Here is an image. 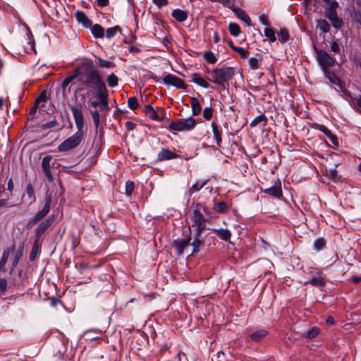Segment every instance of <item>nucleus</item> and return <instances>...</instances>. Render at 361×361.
I'll use <instances>...</instances> for the list:
<instances>
[{
    "mask_svg": "<svg viewBox=\"0 0 361 361\" xmlns=\"http://www.w3.org/2000/svg\"><path fill=\"white\" fill-rule=\"evenodd\" d=\"M78 80L80 82V85L77 88L78 91L94 89L97 93L106 88L104 80L91 59H85L80 63L78 66Z\"/></svg>",
    "mask_w": 361,
    "mask_h": 361,
    "instance_id": "obj_1",
    "label": "nucleus"
},
{
    "mask_svg": "<svg viewBox=\"0 0 361 361\" xmlns=\"http://www.w3.org/2000/svg\"><path fill=\"white\" fill-rule=\"evenodd\" d=\"M51 203L52 196L51 194L47 193L44 198V205L42 208L30 218L26 224V228L30 229L35 224L39 223L35 231V238L40 240L56 220V215L54 214L47 216L50 212Z\"/></svg>",
    "mask_w": 361,
    "mask_h": 361,
    "instance_id": "obj_2",
    "label": "nucleus"
},
{
    "mask_svg": "<svg viewBox=\"0 0 361 361\" xmlns=\"http://www.w3.org/2000/svg\"><path fill=\"white\" fill-rule=\"evenodd\" d=\"M70 109L75 123L77 131L59 145L57 149L59 152H67L76 147L80 145L83 137L82 129L85 123L83 113L76 105L71 106Z\"/></svg>",
    "mask_w": 361,
    "mask_h": 361,
    "instance_id": "obj_3",
    "label": "nucleus"
},
{
    "mask_svg": "<svg viewBox=\"0 0 361 361\" xmlns=\"http://www.w3.org/2000/svg\"><path fill=\"white\" fill-rule=\"evenodd\" d=\"M236 70L234 67L223 66L215 68L211 72V78L209 80L214 84L225 87V83L228 82L235 75Z\"/></svg>",
    "mask_w": 361,
    "mask_h": 361,
    "instance_id": "obj_4",
    "label": "nucleus"
},
{
    "mask_svg": "<svg viewBox=\"0 0 361 361\" xmlns=\"http://www.w3.org/2000/svg\"><path fill=\"white\" fill-rule=\"evenodd\" d=\"M205 207L202 204H197L192 212L190 220L194 231H204L206 228V219L204 216Z\"/></svg>",
    "mask_w": 361,
    "mask_h": 361,
    "instance_id": "obj_5",
    "label": "nucleus"
},
{
    "mask_svg": "<svg viewBox=\"0 0 361 361\" xmlns=\"http://www.w3.org/2000/svg\"><path fill=\"white\" fill-rule=\"evenodd\" d=\"M338 7V3L336 0H333L331 4L324 8L325 16L335 29H340L343 26V20L337 14L336 9Z\"/></svg>",
    "mask_w": 361,
    "mask_h": 361,
    "instance_id": "obj_6",
    "label": "nucleus"
},
{
    "mask_svg": "<svg viewBox=\"0 0 361 361\" xmlns=\"http://www.w3.org/2000/svg\"><path fill=\"white\" fill-rule=\"evenodd\" d=\"M196 120L192 116L172 121L169 128L176 131H189L194 128Z\"/></svg>",
    "mask_w": 361,
    "mask_h": 361,
    "instance_id": "obj_7",
    "label": "nucleus"
},
{
    "mask_svg": "<svg viewBox=\"0 0 361 361\" xmlns=\"http://www.w3.org/2000/svg\"><path fill=\"white\" fill-rule=\"evenodd\" d=\"M314 49L317 54V59L322 69L330 68L335 64V59L332 58L325 50L320 49L314 45Z\"/></svg>",
    "mask_w": 361,
    "mask_h": 361,
    "instance_id": "obj_8",
    "label": "nucleus"
},
{
    "mask_svg": "<svg viewBox=\"0 0 361 361\" xmlns=\"http://www.w3.org/2000/svg\"><path fill=\"white\" fill-rule=\"evenodd\" d=\"M203 231H194L193 239L191 243L192 247V254L198 252L205 245V238L202 235Z\"/></svg>",
    "mask_w": 361,
    "mask_h": 361,
    "instance_id": "obj_9",
    "label": "nucleus"
},
{
    "mask_svg": "<svg viewBox=\"0 0 361 361\" xmlns=\"http://www.w3.org/2000/svg\"><path fill=\"white\" fill-rule=\"evenodd\" d=\"M52 160V157L51 155H47L44 157L42 159L41 166L42 169L44 173V176L47 180L49 182H53V169L52 166L51 164V161Z\"/></svg>",
    "mask_w": 361,
    "mask_h": 361,
    "instance_id": "obj_10",
    "label": "nucleus"
},
{
    "mask_svg": "<svg viewBox=\"0 0 361 361\" xmlns=\"http://www.w3.org/2000/svg\"><path fill=\"white\" fill-rule=\"evenodd\" d=\"M162 81L164 85L168 86H173L178 89L186 88L184 81L174 75L167 74L164 75L162 78Z\"/></svg>",
    "mask_w": 361,
    "mask_h": 361,
    "instance_id": "obj_11",
    "label": "nucleus"
},
{
    "mask_svg": "<svg viewBox=\"0 0 361 361\" xmlns=\"http://www.w3.org/2000/svg\"><path fill=\"white\" fill-rule=\"evenodd\" d=\"M310 274L312 276V278L308 282L310 284L316 287H323L325 286V280L321 276V271L319 269L312 268Z\"/></svg>",
    "mask_w": 361,
    "mask_h": 361,
    "instance_id": "obj_12",
    "label": "nucleus"
},
{
    "mask_svg": "<svg viewBox=\"0 0 361 361\" xmlns=\"http://www.w3.org/2000/svg\"><path fill=\"white\" fill-rule=\"evenodd\" d=\"M262 191L264 194L269 195L276 198H280L283 195L281 190V183L279 179L275 180L272 186L268 188H265Z\"/></svg>",
    "mask_w": 361,
    "mask_h": 361,
    "instance_id": "obj_13",
    "label": "nucleus"
},
{
    "mask_svg": "<svg viewBox=\"0 0 361 361\" xmlns=\"http://www.w3.org/2000/svg\"><path fill=\"white\" fill-rule=\"evenodd\" d=\"M191 238H178L173 240V245L176 247L177 255L180 256L183 254L184 250L190 245Z\"/></svg>",
    "mask_w": 361,
    "mask_h": 361,
    "instance_id": "obj_14",
    "label": "nucleus"
},
{
    "mask_svg": "<svg viewBox=\"0 0 361 361\" xmlns=\"http://www.w3.org/2000/svg\"><path fill=\"white\" fill-rule=\"evenodd\" d=\"M180 155L173 152L168 148H162L157 154V160L160 161H169L179 158Z\"/></svg>",
    "mask_w": 361,
    "mask_h": 361,
    "instance_id": "obj_15",
    "label": "nucleus"
},
{
    "mask_svg": "<svg viewBox=\"0 0 361 361\" xmlns=\"http://www.w3.org/2000/svg\"><path fill=\"white\" fill-rule=\"evenodd\" d=\"M97 98L100 100V110L102 111H109L108 95L104 90L96 93Z\"/></svg>",
    "mask_w": 361,
    "mask_h": 361,
    "instance_id": "obj_16",
    "label": "nucleus"
},
{
    "mask_svg": "<svg viewBox=\"0 0 361 361\" xmlns=\"http://www.w3.org/2000/svg\"><path fill=\"white\" fill-rule=\"evenodd\" d=\"M317 129L322 132L326 137H328L334 145H338L336 136L334 135L326 126L324 125L318 124L317 125Z\"/></svg>",
    "mask_w": 361,
    "mask_h": 361,
    "instance_id": "obj_17",
    "label": "nucleus"
},
{
    "mask_svg": "<svg viewBox=\"0 0 361 361\" xmlns=\"http://www.w3.org/2000/svg\"><path fill=\"white\" fill-rule=\"evenodd\" d=\"M75 17L78 22L85 27L88 28L91 27L92 23L83 11H78L75 13Z\"/></svg>",
    "mask_w": 361,
    "mask_h": 361,
    "instance_id": "obj_18",
    "label": "nucleus"
},
{
    "mask_svg": "<svg viewBox=\"0 0 361 361\" xmlns=\"http://www.w3.org/2000/svg\"><path fill=\"white\" fill-rule=\"evenodd\" d=\"M171 16L177 21L183 23L187 20L188 15L187 11L180 8H176L172 11Z\"/></svg>",
    "mask_w": 361,
    "mask_h": 361,
    "instance_id": "obj_19",
    "label": "nucleus"
},
{
    "mask_svg": "<svg viewBox=\"0 0 361 361\" xmlns=\"http://www.w3.org/2000/svg\"><path fill=\"white\" fill-rule=\"evenodd\" d=\"M190 82H194L205 89H208L210 87L209 84L198 73L192 74Z\"/></svg>",
    "mask_w": 361,
    "mask_h": 361,
    "instance_id": "obj_20",
    "label": "nucleus"
},
{
    "mask_svg": "<svg viewBox=\"0 0 361 361\" xmlns=\"http://www.w3.org/2000/svg\"><path fill=\"white\" fill-rule=\"evenodd\" d=\"M233 12L238 18L246 23L247 26L251 25L252 23L250 18L241 8L237 7L233 9Z\"/></svg>",
    "mask_w": 361,
    "mask_h": 361,
    "instance_id": "obj_21",
    "label": "nucleus"
},
{
    "mask_svg": "<svg viewBox=\"0 0 361 361\" xmlns=\"http://www.w3.org/2000/svg\"><path fill=\"white\" fill-rule=\"evenodd\" d=\"M212 128L214 135V140L216 142V144L217 146L221 147V144L222 142V131L219 129L216 123L215 122H212Z\"/></svg>",
    "mask_w": 361,
    "mask_h": 361,
    "instance_id": "obj_22",
    "label": "nucleus"
},
{
    "mask_svg": "<svg viewBox=\"0 0 361 361\" xmlns=\"http://www.w3.org/2000/svg\"><path fill=\"white\" fill-rule=\"evenodd\" d=\"M268 334V331L266 329H260L250 334V338L255 341L259 342L264 338Z\"/></svg>",
    "mask_w": 361,
    "mask_h": 361,
    "instance_id": "obj_23",
    "label": "nucleus"
},
{
    "mask_svg": "<svg viewBox=\"0 0 361 361\" xmlns=\"http://www.w3.org/2000/svg\"><path fill=\"white\" fill-rule=\"evenodd\" d=\"M213 231L224 241H228L231 238V232L227 228H214Z\"/></svg>",
    "mask_w": 361,
    "mask_h": 361,
    "instance_id": "obj_24",
    "label": "nucleus"
},
{
    "mask_svg": "<svg viewBox=\"0 0 361 361\" xmlns=\"http://www.w3.org/2000/svg\"><path fill=\"white\" fill-rule=\"evenodd\" d=\"M92 35L97 39H101L104 37V29L99 24H94L90 27Z\"/></svg>",
    "mask_w": 361,
    "mask_h": 361,
    "instance_id": "obj_25",
    "label": "nucleus"
},
{
    "mask_svg": "<svg viewBox=\"0 0 361 361\" xmlns=\"http://www.w3.org/2000/svg\"><path fill=\"white\" fill-rule=\"evenodd\" d=\"M144 112L145 114L153 121H161V118L155 111L154 107L151 104H147L145 106Z\"/></svg>",
    "mask_w": 361,
    "mask_h": 361,
    "instance_id": "obj_26",
    "label": "nucleus"
},
{
    "mask_svg": "<svg viewBox=\"0 0 361 361\" xmlns=\"http://www.w3.org/2000/svg\"><path fill=\"white\" fill-rule=\"evenodd\" d=\"M39 250H40L39 239L35 238L33 242V244H32L31 252L30 253V260L31 262H33L35 260L36 257H37L38 252H39Z\"/></svg>",
    "mask_w": 361,
    "mask_h": 361,
    "instance_id": "obj_27",
    "label": "nucleus"
},
{
    "mask_svg": "<svg viewBox=\"0 0 361 361\" xmlns=\"http://www.w3.org/2000/svg\"><path fill=\"white\" fill-rule=\"evenodd\" d=\"M277 36L279 42L281 44L286 43L290 39L289 32L286 28L281 27L279 32H277Z\"/></svg>",
    "mask_w": 361,
    "mask_h": 361,
    "instance_id": "obj_28",
    "label": "nucleus"
},
{
    "mask_svg": "<svg viewBox=\"0 0 361 361\" xmlns=\"http://www.w3.org/2000/svg\"><path fill=\"white\" fill-rule=\"evenodd\" d=\"M191 109L192 116H197L200 114L202 107L198 99L194 97L191 98Z\"/></svg>",
    "mask_w": 361,
    "mask_h": 361,
    "instance_id": "obj_29",
    "label": "nucleus"
},
{
    "mask_svg": "<svg viewBox=\"0 0 361 361\" xmlns=\"http://www.w3.org/2000/svg\"><path fill=\"white\" fill-rule=\"evenodd\" d=\"M267 123V118L264 114H260L255 117L250 123L251 127H256L259 124H262V126H265Z\"/></svg>",
    "mask_w": 361,
    "mask_h": 361,
    "instance_id": "obj_30",
    "label": "nucleus"
},
{
    "mask_svg": "<svg viewBox=\"0 0 361 361\" xmlns=\"http://www.w3.org/2000/svg\"><path fill=\"white\" fill-rule=\"evenodd\" d=\"M317 27L319 28L323 33H327L330 31V24L324 19L317 20Z\"/></svg>",
    "mask_w": 361,
    "mask_h": 361,
    "instance_id": "obj_31",
    "label": "nucleus"
},
{
    "mask_svg": "<svg viewBox=\"0 0 361 361\" xmlns=\"http://www.w3.org/2000/svg\"><path fill=\"white\" fill-rule=\"evenodd\" d=\"M248 64L252 70H257L260 68L262 65L261 57L259 59L257 57H251L248 60Z\"/></svg>",
    "mask_w": 361,
    "mask_h": 361,
    "instance_id": "obj_32",
    "label": "nucleus"
},
{
    "mask_svg": "<svg viewBox=\"0 0 361 361\" xmlns=\"http://www.w3.org/2000/svg\"><path fill=\"white\" fill-rule=\"evenodd\" d=\"M214 209L216 212L224 214L228 211V207L224 202H219L214 204Z\"/></svg>",
    "mask_w": 361,
    "mask_h": 361,
    "instance_id": "obj_33",
    "label": "nucleus"
},
{
    "mask_svg": "<svg viewBox=\"0 0 361 361\" xmlns=\"http://www.w3.org/2000/svg\"><path fill=\"white\" fill-rule=\"evenodd\" d=\"M228 30L231 35L238 37L240 33V26L235 23H230L228 25Z\"/></svg>",
    "mask_w": 361,
    "mask_h": 361,
    "instance_id": "obj_34",
    "label": "nucleus"
},
{
    "mask_svg": "<svg viewBox=\"0 0 361 361\" xmlns=\"http://www.w3.org/2000/svg\"><path fill=\"white\" fill-rule=\"evenodd\" d=\"M91 116L95 130H97L100 124V114L97 109L91 111Z\"/></svg>",
    "mask_w": 361,
    "mask_h": 361,
    "instance_id": "obj_35",
    "label": "nucleus"
},
{
    "mask_svg": "<svg viewBox=\"0 0 361 361\" xmlns=\"http://www.w3.org/2000/svg\"><path fill=\"white\" fill-rule=\"evenodd\" d=\"M264 36L267 37L270 42H274L276 39L275 32L269 27H266L264 29Z\"/></svg>",
    "mask_w": 361,
    "mask_h": 361,
    "instance_id": "obj_36",
    "label": "nucleus"
},
{
    "mask_svg": "<svg viewBox=\"0 0 361 361\" xmlns=\"http://www.w3.org/2000/svg\"><path fill=\"white\" fill-rule=\"evenodd\" d=\"M108 85L111 87H115L118 85V78L114 73H111L106 78Z\"/></svg>",
    "mask_w": 361,
    "mask_h": 361,
    "instance_id": "obj_37",
    "label": "nucleus"
},
{
    "mask_svg": "<svg viewBox=\"0 0 361 361\" xmlns=\"http://www.w3.org/2000/svg\"><path fill=\"white\" fill-rule=\"evenodd\" d=\"M15 251V245L13 244L8 247H7L3 252L1 259L8 261L9 256L11 254L13 253Z\"/></svg>",
    "mask_w": 361,
    "mask_h": 361,
    "instance_id": "obj_38",
    "label": "nucleus"
},
{
    "mask_svg": "<svg viewBox=\"0 0 361 361\" xmlns=\"http://www.w3.org/2000/svg\"><path fill=\"white\" fill-rule=\"evenodd\" d=\"M98 64L102 68H113L115 66L114 63L109 60L102 59L100 56H97Z\"/></svg>",
    "mask_w": 361,
    "mask_h": 361,
    "instance_id": "obj_39",
    "label": "nucleus"
},
{
    "mask_svg": "<svg viewBox=\"0 0 361 361\" xmlns=\"http://www.w3.org/2000/svg\"><path fill=\"white\" fill-rule=\"evenodd\" d=\"M119 31H121V28L118 25H116L114 27H109L106 31V37L107 39H111Z\"/></svg>",
    "mask_w": 361,
    "mask_h": 361,
    "instance_id": "obj_40",
    "label": "nucleus"
},
{
    "mask_svg": "<svg viewBox=\"0 0 361 361\" xmlns=\"http://www.w3.org/2000/svg\"><path fill=\"white\" fill-rule=\"evenodd\" d=\"M326 242L324 238H317L313 243V247L317 251H320L324 249Z\"/></svg>",
    "mask_w": 361,
    "mask_h": 361,
    "instance_id": "obj_41",
    "label": "nucleus"
},
{
    "mask_svg": "<svg viewBox=\"0 0 361 361\" xmlns=\"http://www.w3.org/2000/svg\"><path fill=\"white\" fill-rule=\"evenodd\" d=\"M208 180H203L200 183L198 180L194 183L190 188V192H195L202 188L207 183Z\"/></svg>",
    "mask_w": 361,
    "mask_h": 361,
    "instance_id": "obj_42",
    "label": "nucleus"
},
{
    "mask_svg": "<svg viewBox=\"0 0 361 361\" xmlns=\"http://www.w3.org/2000/svg\"><path fill=\"white\" fill-rule=\"evenodd\" d=\"M204 59L210 64H214L217 61L214 54L210 51L204 53Z\"/></svg>",
    "mask_w": 361,
    "mask_h": 361,
    "instance_id": "obj_43",
    "label": "nucleus"
},
{
    "mask_svg": "<svg viewBox=\"0 0 361 361\" xmlns=\"http://www.w3.org/2000/svg\"><path fill=\"white\" fill-rule=\"evenodd\" d=\"M78 67L75 68V70L71 73L69 75H68L63 82V85L66 86L70 82H71L74 79L78 78Z\"/></svg>",
    "mask_w": 361,
    "mask_h": 361,
    "instance_id": "obj_44",
    "label": "nucleus"
},
{
    "mask_svg": "<svg viewBox=\"0 0 361 361\" xmlns=\"http://www.w3.org/2000/svg\"><path fill=\"white\" fill-rule=\"evenodd\" d=\"M26 193L31 200V203L35 202L36 198L35 195V190L31 183H27L26 185Z\"/></svg>",
    "mask_w": 361,
    "mask_h": 361,
    "instance_id": "obj_45",
    "label": "nucleus"
},
{
    "mask_svg": "<svg viewBox=\"0 0 361 361\" xmlns=\"http://www.w3.org/2000/svg\"><path fill=\"white\" fill-rule=\"evenodd\" d=\"M135 189L134 183L131 180H127L125 185V193L128 197H130Z\"/></svg>",
    "mask_w": 361,
    "mask_h": 361,
    "instance_id": "obj_46",
    "label": "nucleus"
},
{
    "mask_svg": "<svg viewBox=\"0 0 361 361\" xmlns=\"http://www.w3.org/2000/svg\"><path fill=\"white\" fill-rule=\"evenodd\" d=\"M319 334V329L317 326L311 328L308 331L305 333L304 336L305 338H313Z\"/></svg>",
    "mask_w": 361,
    "mask_h": 361,
    "instance_id": "obj_47",
    "label": "nucleus"
},
{
    "mask_svg": "<svg viewBox=\"0 0 361 361\" xmlns=\"http://www.w3.org/2000/svg\"><path fill=\"white\" fill-rule=\"evenodd\" d=\"M58 126H59V123L56 121V119L54 118L51 121L42 124L41 128L42 130H47V129H49V128H56Z\"/></svg>",
    "mask_w": 361,
    "mask_h": 361,
    "instance_id": "obj_48",
    "label": "nucleus"
},
{
    "mask_svg": "<svg viewBox=\"0 0 361 361\" xmlns=\"http://www.w3.org/2000/svg\"><path fill=\"white\" fill-rule=\"evenodd\" d=\"M233 51L237 52L241 58L246 59L248 56V51L241 47H233Z\"/></svg>",
    "mask_w": 361,
    "mask_h": 361,
    "instance_id": "obj_49",
    "label": "nucleus"
},
{
    "mask_svg": "<svg viewBox=\"0 0 361 361\" xmlns=\"http://www.w3.org/2000/svg\"><path fill=\"white\" fill-rule=\"evenodd\" d=\"M128 108L131 110H135L138 106L137 99L135 97H130L128 99Z\"/></svg>",
    "mask_w": 361,
    "mask_h": 361,
    "instance_id": "obj_50",
    "label": "nucleus"
},
{
    "mask_svg": "<svg viewBox=\"0 0 361 361\" xmlns=\"http://www.w3.org/2000/svg\"><path fill=\"white\" fill-rule=\"evenodd\" d=\"M23 248H24V245H23V243H21L19 245V247H18V249L15 251H14V257L13 258L18 259L20 260V258L22 257L23 256Z\"/></svg>",
    "mask_w": 361,
    "mask_h": 361,
    "instance_id": "obj_51",
    "label": "nucleus"
},
{
    "mask_svg": "<svg viewBox=\"0 0 361 361\" xmlns=\"http://www.w3.org/2000/svg\"><path fill=\"white\" fill-rule=\"evenodd\" d=\"M213 115V109L212 107H206L203 110V117L205 120H210Z\"/></svg>",
    "mask_w": 361,
    "mask_h": 361,
    "instance_id": "obj_52",
    "label": "nucleus"
},
{
    "mask_svg": "<svg viewBox=\"0 0 361 361\" xmlns=\"http://www.w3.org/2000/svg\"><path fill=\"white\" fill-rule=\"evenodd\" d=\"M222 4L226 7L230 8L233 11V9L236 7L235 6V1L234 0H219V2Z\"/></svg>",
    "mask_w": 361,
    "mask_h": 361,
    "instance_id": "obj_53",
    "label": "nucleus"
},
{
    "mask_svg": "<svg viewBox=\"0 0 361 361\" xmlns=\"http://www.w3.org/2000/svg\"><path fill=\"white\" fill-rule=\"evenodd\" d=\"M341 50L340 45L336 41L330 42V51L334 53H339Z\"/></svg>",
    "mask_w": 361,
    "mask_h": 361,
    "instance_id": "obj_54",
    "label": "nucleus"
},
{
    "mask_svg": "<svg viewBox=\"0 0 361 361\" xmlns=\"http://www.w3.org/2000/svg\"><path fill=\"white\" fill-rule=\"evenodd\" d=\"M40 97L37 98L35 101V104L34 105V106H32L30 109V111H29V114H28V118L27 119H32L35 116V114L37 111V103L39 102V99Z\"/></svg>",
    "mask_w": 361,
    "mask_h": 361,
    "instance_id": "obj_55",
    "label": "nucleus"
},
{
    "mask_svg": "<svg viewBox=\"0 0 361 361\" xmlns=\"http://www.w3.org/2000/svg\"><path fill=\"white\" fill-rule=\"evenodd\" d=\"M8 282L5 278L0 279V293L4 294L6 291Z\"/></svg>",
    "mask_w": 361,
    "mask_h": 361,
    "instance_id": "obj_56",
    "label": "nucleus"
},
{
    "mask_svg": "<svg viewBox=\"0 0 361 361\" xmlns=\"http://www.w3.org/2000/svg\"><path fill=\"white\" fill-rule=\"evenodd\" d=\"M329 177L334 182H336L338 180L339 177L336 169H333L329 171Z\"/></svg>",
    "mask_w": 361,
    "mask_h": 361,
    "instance_id": "obj_57",
    "label": "nucleus"
},
{
    "mask_svg": "<svg viewBox=\"0 0 361 361\" xmlns=\"http://www.w3.org/2000/svg\"><path fill=\"white\" fill-rule=\"evenodd\" d=\"M329 80L330 82L334 85H337L340 82V78L338 77L335 73L333 75H331V77H329Z\"/></svg>",
    "mask_w": 361,
    "mask_h": 361,
    "instance_id": "obj_58",
    "label": "nucleus"
},
{
    "mask_svg": "<svg viewBox=\"0 0 361 361\" xmlns=\"http://www.w3.org/2000/svg\"><path fill=\"white\" fill-rule=\"evenodd\" d=\"M259 19L260 23L262 25H266L267 27L269 26V23L268 18L267 16L261 15V16H259Z\"/></svg>",
    "mask_w": 361,
    "mask_h": 361,
    "instance_id": "obj_59",
    "label": "nucleus"
},
{
    "mask_svg": "<svg viewBox=\"0 0 361 361\" xmlns=\"http://www.w3.org/2000/svg\"><path fill=\"white\" fill-rule=\"evenodd\" d=\"M6 263L7 262L3 259H0V272L5 273L7 271L6 269Z\"/></svg>",
    "mask_w": 361,
    "mask_h": 361,
    "instance_id": "obj_60",
    "label": "nucleus"
},
{
    "mask_svg": "<svg viewBox=\"0 0 361 361\" xmlns=\"http://www.w3.org/2000/svg\"><path fill=\"white\" fill-rule=\"evenodd\" d=\"M152 1L159 8L163 6L166 5L168 4L167 0H152Z\"/></svg>",
    "mask_w": 361,
    "mask_h": 361,
    "instance_id": "obj_61",
    "label": "nucleus"
},
{
    "mask_svg": "<svg viewBox=\"0 0 361 361\" xmlns=\"http://www.w3.org/2000/svg\"><path fill=\"white\" fill-rule=\"evenodd\" d=\"M125 126L128 130H133L135 128V123L132 121L126 122Z\"/></svg>",
    "mask_w": 361,
    "mask_h": 361,
    "instance_id": "obj_62",
    "label": "nucleus"
},
{
    "mask_svg": "<svg viewBox=\"0 0 361 361\" xmlns=\"http://www.w3.org/2000/svg\"><path fill=\"white\" fill-rule=\"evenodd\" d=\"M19 261H20V260L17 259V258H16V259L13 258V259H12L11 267V269H10V273H12V272L14 271L15 268H16V267H17V265L18 264Z\"/></svg>",
    "mask_w": 361,
    "mask_h": 361,
    "instance_id": "obj_63",
    "label": "nucleus"
},
{
    "mask_svg": "<svg viewBox=\"0 0 361 361\" xmlns=\"http://www.w3.org/2000/svg\"><path fill=\"white\" fill-rule=\"evenodd\" d=\"M109 3V0H97V4L100 7H105Z\"/></svg>",
    "mask_w": 361,
    "mask_h": 361,
    "instance_id": "obj_64",
    "label": "nucleus"
}]
</instances>
